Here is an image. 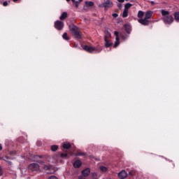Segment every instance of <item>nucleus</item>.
I'll return each instance as SVG.
<instances>
[{
    "mask_svg": "<svg viewBox=\"0 0 179 179\" xmlns=\"http://www.w3.org/2000/svg\"><path fill=\"white\" fill-rule=\"evenodd\" d=\"M161 13L163 16L162 20L165 24H171L174 22V18L173 15H170V13L165 10H162Z\"/></svg>",
    "mask_w": 179,
    "mask_h": 179,
    "instance_id": "obj_1",
    "label": "nucleus"
},
{
    "mask_svg": "<svg viewBox=\"0 0 179 179\" xmlns=\"http://www.w3.org/2000/svg\"><path fill=\"white\" fill-rule=\"evenodd\" d=\"M69 29L71 30L72 34L76 37V38H82V34L79 31V28L75 25H70Z\"/></svg>",
    "mask_w": 179,
    "mask_h": 179,
    "instance_id": "obj_2",
    "label": "nucleus"
},
{
    "mask_svg": "<svg viewBox=\"0 0 179 179\" xmlns=\"http://www.w3.org/2000/svg\"><path fill=\"white\" fill-rule=\"evenodd\" d=\"M113 6H114V3L111 0H106L103 3L99 5V8H104L105 10H108Z\"/></svg>",
    "mask_w": 179,
    "mask_h": 179,
    "instance_id": "obj_3",
    "label": "nucleus"
},
{
    "mask_svg": "<svg viewBox=\"0 0 179 179\" xmlns=\"http://www.w3.org/2000/svg\"><path fill=\"white\" fill-rule=\"evenodd\" d=\"M84 50L87 51V52H94V51L96 52H101V50L103 49L101 48H96L92 46L85 45L84 46Z\"/></svg>",
    "mask_w": 179,
    "mask_h": 179,
    "instance_id": "obj_4",
    "label": "nucleus"
},
{
    "mask_svg": "<svg viewBox=\"0 0 179 179\" xmlns=\"http://www.w3.org/2000/svg\"><path fill=\"white\" fill-rule=\"evenodd\" d=\"M29 170H31V171H38V173L41 172V170L40 169V165L36 163L31 164L29 166Z\"/></svg>",
    "mask_w": 179,
    "mask_h": 179,
    "instance_id": "obj_5",
    "label": "nucleus"
},
{
    "mask_svg": "<svg viewBox=\"0 0 179 179\" xmlns=\"http://www.w3.org/2000/svg\"><path fill=\"white\" fill-rule=\"evenodd\" d=\"M38 163L41 164V167L43 170H46L47 171H48L49 170L52 169V166L47 165L45 162L43 161H39Z\"/></svg>",
    "mask_w": 179,
    "mask_h": 179,
    "instance_id": "obj_6",
    "label": "nucleus"
},
{
    "mask_svg": "<svg viewBox=\"0 0 179 179\" xmlns=\"http://www.w3.org/2000/svg\"><path fill=\"white\" fill-rule=\"evenodd\" d=\"M55 27L57 30H62L64 29V22L59 20H57L55 22Z\"/></svg>",
    "mask_w": 179,
    "mask_h": 179,
    "instance_id": "obj_7",
    "label": "nucleus"
},
{
    "mask_svg": "<svg viewBox=\"0 0 179 179\" xmlns=\"http://www.w3.org/2000/svg\"><path fill=\"white\" fill-rule=\"evenodd\" d=\"M114 34L116 36L114 48H117V47H118V45H120V37L118 36L119 33H118V31H115L114 32Z\"/></svg>",
    "mask_w": 179,
    "mask_h": 179,
    "instance_id": "obj_8",
    "label": "nucleus"
},
{
    "mask_svg": "<svg viewBox=\"0 0 179 179\" xmlns=\"http://www.w3.org/2000/svg\"><path fill=\"white\" fill-rule=\"evenodd\" d=\"M138 23H141V24H143V26H148L149 24V21L146 18H141L138 20Z\"/></svg>",
    "mask_w": 179,
    "mask_h": 179,
    "instance_id": "obj_9",
    "label": "nucleus"
},
{
    "mask_svg": "<svg viewBox=\"0 0 179 179\" xmlns=\"http://www.w3.org/2000/svg\"><path fill=\"white\" fill-rule=\"evenodd\" d=\"M128 176V173H127V171L124 170H122L118 173L119 178L124 179Z\"/></svg>",
    "mask_w": 179,
    "mask_h": 179,
    "instance_id": "obj_10",
    "label": "nucleus"
},
{
    "mask_svg": "<svg viewBox=\"0 0 179 179\" xmlns=\"http://www.w3.org/2000/svg\"><path fill=\"white\" fill-rule=\"evenodd\" d=\"M82 175L83 176V177H89V176H90V169L87 168L85 170H83L82 171Z\"/></svg>",
    "mask_w": 179,
    "mask_h": 179,
    "instance_id": "obj_11",
    "label": "nucleus"
},
{
    "mask_svg": "<svg viewBox=\"0 0 179 179\" xmlns=\"http://www.w3.org/2000/svg\"><path fill=\"white\" fill-rule=\"evenodd\" d=\"M152 16H153V11L148 10L145 13V17L144 18L148 20L150 19Z\"/></svg>",
    "mask_w": 179,
    "mask_h": 179,
    "instance_id": "obj_12",
    "label": "nucleus"
},
{
    "mask_svg": "<svg viewBox=\"0 0 179 179\" xmlns=\"http://www.w3.org/2000/svg\"><path fill=\"white\" fill-rule=\"evenodd\" d=\"M73 166L76 169H79L82 166V162L80 160H77L73 163Z\"/></svg>",
    "mask_w": 179,
    "mask_h": 179,
    "instance_id": "obj_13",
    "label": "nucleus"
},
{
    "mask_svg": "<svg viewBox=\"0 0 179 179\" xmlns=\"http://www.w3.org/2000/svg\"><path fill=\"white\" fill-rule=\"evenodd\" d=\"M105 41V47H106V48H108L109 47H111V45H113V42H110V41L107 40L106 38L104 39Z\"/></svg>",
    "mask_w": 179,
    "mask_h": 179,
    "instance_id": "obj_14",
    "label": "nucleus"
},
{
    "mask_svg": "<svg viewBox=\"0 0 179 179\" xmlns=\"http://www.w3.org/2000/svg\"><path fill=\"white\" fill-rule=\"evenodd\" d=\"M68 17V13L66 12L63 13L61 16L59 17L60 20H64Z\"/></svg>",
    "mask_w": 179,
    "mask_h": 179,
    "instance_id": "obj_15",
    "label": "nucleus"
},
{
    "mask_svg": "<svg viewBox=\"0 0 179 179\" xmlns=\"http://www.w3.org/2000/svg\"><path fill=\"white\" fill-rule=\"evenodd\" d=\"M3 160L4 162H6V163H8L9 166H12V162L9 161V157H8L7 156L3 157Z\"/></svg>",
    "mask_w": 179,
    "mask_h": 179,
    "instance_id": "obj_16",
    "label": "nucleus"
},
{
    "mask_svg": "<svg viewBox=\"0 0 179 179\" xmlns=\"http://www.w3.org/2000/svg\"><path fill=\"white\" fill-rule=\"evenodd\" d=\"M63 148L64 149H69L71 148V144L68 142H64L63 143Z\"/></svg>",
    "mask_w": 179,
    "mask_h": 179,
    "instance_id": "obj_17",
    "label": "nucleus"
},
{
    "mask_svg": "<svg viewBox=\"0 0 179 179\" xmlns=\"http://www.w3.org/2000/svg\"><path fill=\"white\" fill-rule=\"evenodd\" d=\"M85 5L87 8H90V6H94V3L93 1H85Z\"/></svg>",
    "mask_w": 179,
    "mask_h": 179,
    "instance_id": "obj_18",
    "label": "nucleus"
},
{
    "mask_svg": "<svg viewBox=\"0 0 179 179\" xmlns=\"http://www.w3.org/2000/svg\"><path fill=\"white\" fill-rule=\"evenodd\" d=\"M108 37H111V33L108 32V31H106L105 32L104 40H106V38H108Z\"/></svg>",
    "mask_w": 179,
    "mask_h": 179,
    "instance_id": "obj_19",
    "label": "nucleus"
},
{
    "mask_svg": "<svg viewBox=\"0 0 179 179\" xmlns=\"http://www.w3.org/2000/svg\"><path fill=\"white\" fill-rule=\"evenodd\" d=\"M143 15H145V13H143V11L142 10H139L138 13V17H139L140 19L143 17Z\"/></svg>",
    "mask_w": 179,
    "mask_h": 179,
    "instance_id": "obj_20",
    "label": "nucleus"
},
{
    "mask_svg": "<svg viewBox=\"0 0 179 179\" xmlns=\"http://www.w3.org/2000/svg\"><path fill=\"white\" fill-rule=\"evenodd\" d=\"M175 20L176 22H179V12H176L174 13Z\"/></svg>",
    "mask_w": 179,
    "mask_h": 179,
    "instance_id": "obj_21",
    "label": "nucleus"
},
{
    "mask_svg": "<svg viewBox=\"0 0 179 179\" xmlns=\"http://www.w3.org/2000/svg\"><path fill=\"white\" fill-rule=\"evenodd\" d=\"M131 6H132V4L127 3L124 5V10H128V9H129V8H131Z\"/></svg>",
    "mask_w": 179,
    "mask_h": 179,
    "instance_id": "obj_22",
    "label": "nucleus"
},
{
    "mask_svg": "<svg viewBox=\"0 0 179 179\" xmlns=\"http://www.w3.org/2000/svg\"><path fill=\"white\" fill-rule=\"evenodd\" d=\"M128 17V10H124L122 13V17Z\"/></svg>",
    "mask_w": 179,
    "mask_h": 179,
    "instance_id": "obj_23",
    "label": "nucleus"
},
{
    "mask_svg": "<svg viewBox=\"0 0 179 179\" xmlns=\"http://www.w3.org/2000/svg\"><path fill=\"white\" fill-rule=\"evenodd\" d=\"M64 40H69V37H68V34H66V32L64 33L63 36H62Z\"/></svg>",
    "mask_w": 179,
    "mask_h": 179,
    "instance_id": "obj_24",
    "label": "nucleus"
},
{
    "mask_svg": "<svg viewBox=\"0 0 179 179\" xmlns=\"http://www.w3.org/2000/svg\"><path fill=\"white\" fill-rule=\"evenodd\" d=\"M58 149V145H52L51 146V150H52V152H55L56 150H57Z\"/></svg>",
    "mask_w": 179,
    "mask_h": 179,
    "instance_id": "obj_25",
    "label": "nucleus"
},
{
    "mask_svg": "<svg viewBox=\"0 0 179 179\" xmlns=\"http://www.w3.org/2000/svg\"><path fill=\"white\" fill-rule=\"evenodd\" d=\"M100 170L103 171V173H106L107 171V167L106 166H100Z\"/></svg>",
    "mask_w": 179,
    "mask_h": 179,
    "instance_id": "obj_26",
    "label": "nucleus"
},
{
    "mask_svg": "<svg viewBox=\"0 0 179 179\" xmlns=\"http://www.w3.org/2000/svg\"><path fill=\"white\" fill-rule=\"evenodd\" d=\"M72 1V2L74 3V5H75V6L76 7V8H78V6H79V1H75V0H71Z\"/></svg>",
    "mask_w": 179,
    "mask_h": 179,
    "instance_id": "obj_27",
    "label": "nucleus"
},
{
    "mask_svg": "<svg viewBox=\"0 0 179 179\" xmlns=\"http://www.w3.org/2000/svg\"><path fill=\"white\" fill-rule=\"evenodd\" d=\"M129 176H131V177H132L133 176H135V171H131L129 173Z\"/></svg>",
    "mask_w": 179,
    "mask_h": 179,
    "instance_id": "obj_28",
    "label": "nucleus"
},
{
    "mask_svg": "<svg viewBox=\"0 0 179 179\" xmlns=\"http://www.w3.org/2000/svg\"><path fill=\"white\" fill-rule=\"evenodd\" d=\"M92 178H96V177H97V173H96L95 172L92 173Z\"/></svg>",
    "mask_w": 179,
    "mask_h": 179,
    "instance_id": "obj_29",
    "label": "nucleus"
},
{
    "mask_svg": "<svg viewBox=\"0 0 179 179\" xmlns=\"http://www.w3.org/2000/svg\"><path fill=\"white\" fill-rule=\"evenodd\" d=\"M148 2H149L150 3H151L152 6H155V5H156V3H155V1H148Z\"/></svg>",
    "mask_w": 179,
    "mask_h": 179,
    "instance_id": "obj_30",
    "label": "nucleus"
},
{
    "mask_svg": "<svg viewBox=\"0 0 179 179\" xmlns=\"http://www.w3.org/2000/svg\"><path fill=\"white\" fill-rule=\"evenodd\" d=\"M67 156H68V154H66V153H62L61 154V157H67Z\"/></svg>",
    "mask_w": 179,
    "mask_h": 179,
    "instance_id": "obj_31",
    "label": "nucleus"
},
{
    "mask_svg": "<svg viewBox=\"0 0 179 179\" xmlns=\"http://www.w3.org/2000/svg\"><path fill=\"white\" fill-rule=\"evenodd\" d=\"M48 179H58V178H57V176H52Z\"/></svg>",
    "mask_w": 179,
    "mask_h": 179,
    "instance_id": "obj_32",
    "label": "nucleus"
},
{
    "mask_svg": "<svg viewBox=\"0 0 179 179\" xmlns=\"http://www.w3.org/2000/svg\"><path fill=\"white\" fill-rule=\"evenodd\" d=\"M112 16H113V17H118V14H117V13H113V14L112 15Z\"/></svg>",
    "mask_w": 179,
    "mask_h": 179,
    "instance_id": "obj_33",
    "label": "nucleus"
},
{
    "mask_svg": "<svg viewBox=\"0 0 179 179\" xmlns=\"http://www.w3.org/2000/svg\"><path fill=\"white\" fill-rule=\"evenodd\" d=\"M76 156H83V153L78 152L75 155Z\"/></svg>",
    "mask_w": 179,
    "mask_h": 179,
    "instance_id": "obj_34",
    "label": "nucleus"
},
{
    "mask_svg": "<svg viewBox=\"0 0 179 179\" xmlns=\"http://www.w3.org/2000/svg\"><path fill=\"white\" fill-rule=\"evenodd\" d=\"M3 6H8V2L7 1H4L3 3Z\"/></svg>",
    "mask_w": 179,
    "mask_h": 179,
    "instance_id": "obj_35",
    "label": "nucleus"
},
{
    "mask_svg": "<svg viewBox=\"0 0 179 179\" xmlns=\"http://www.w3.org/2000/svg\"><path fill=\"white\" fill-rule=\"evenodd\" d=\"M117 6H118V8H120V9H121V8H122V5L121 3H118Z\"/></svg>",
    "mask_w": 179,
    "mask_h": 179,
    "instance_id": "obj_36",
    "label": "nucleus"
},
{
    "mask_svg": "<svg viewBox=\"0 0 179 179\" xmlns=\"http://www.w3.org/2000/svg\"><path fill=\"white\" fill-rule=\"evenodd\" d=\"M118 2H120L121 3H123V2H125V0H117Z\"/></svg>",
    "mask_w": 179,
    "mask_h": 179,
    "instance_id": "obj_37",
    "label": "nucleus"
},
{
    "mask_svg": "<svg viewBox=\"0 0 179 179\" xmlns=\"http://www.w3.org/2000/svg\"><path fill=\"white\" fill-rule=\"evenodd\" d=\"M0 176H2V167L0 166Z\"/></svg>",
    "mask_w": 179,
    "mask_h": 179,
    "instance_id": "obj_38",
    "label": "nucleus"
},
{
    "mask_svg": "<svg viewBox=\"0 0 179 179\" xmlns=\"http://www.w3.org/2000/svg\"><path fill=\"white\" fill-rule=\"evenodd\" d=\"M79 179H86V178H85V176H80Z\"/></svg>",
    "mask_w": 179,
    "mask_h": 179,
    "instance_id": "obj_39",
    "label": "nucleus"
},
{
    "mask_svg": "<svg viewBox=\"0 0 179 179\" xmlns=\"http://www.w3.org/2000/svg\"><path fill=\"white\" fill-rule=\"evenodd\" d=\"M121 38H122V40H125V37H124V36H121Z\"/></svg>",
    "mask_w": 179,
    "mask_h": 179,
    "instance_id": "obj_40",
    "label": "nucleus"
},
{
    "mask_svg": "<svg viewBox=\"0 0 179 179\" xmlns=\"http://www.w3.org/2000/svg\"><path fill=\"white\" fill-rule=\"evenodd\" d=\"M0 150H2V145L0 144Z\"/></svg>",
    "mask_w": 179,
    "mask_h": 179,
    "instance_id": "obj_41",
    "label": "nucleus"
},
{
    "mask_svg": "<svg viewBox=\"0 0 179 179\" xmlns=\"http://www.w3.org/2000/svg\"><path fill=\"white\" fill-rule=\"evenodd\" d=\"M0 160H3V157H0Z\"/></svg>",
    "mask_w": 179,
    "mask_h": 179,
    "instance_id": "obj_42",
    "label": "nucleus"
},
{
    "mask_svg": "<svg viewBox=\"0 0 179 179\" xmlns=\"http://www.w3.org/2000/svg\"><path fill=\"white\" fill-rule=\"evenodd\" d=\"M82 1H83V0H78V5H79L80 2H82Z\"/></svg>",
    "mask_w": 179,
    "mask_h": 179,
    "instance_id": "obj_43",
    "label": "nucleus"
},
{
    "mask_svg": "<svg viewBox=\"0 0 179 179\" xmlns=\"http://www.w3.org/2000/svg\"><path fill=\"white\" fill-rule=\"evenodd\" d=\"M17 0H13V2H17Z\"/></svg>",
    "mask_w": 179,
    "mask_h": 179,
    "instance_id": "obj_44",
    "label": "nucleus"
},
{
    "mask_svg": "<svg viewBox=\"0 0 179 179\" xmlns=\"http://www.w3.org/2000/svg\"><path fill=\"white\" fill-rule=\"evenodd\" d=\"M66 1H67V2H69L70 0H66Z\"/></svg>",
    "mask_w": 179,
    "mask_h": 179,
    "instance_id": "obj_45",
    "label": "nucleus"
}]
</instances>
